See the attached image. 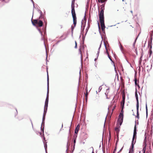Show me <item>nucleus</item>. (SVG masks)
Segmentation results:
<instances>
[{
	"instance_id": "nucleus-1",
	"label": "nucleus",
	"mask_w": 153,
	"mask_h": 153,
	"mask_svg": "<svg viewBox=\"0 0 153 153\" xmlns=\"http://www.w3.org/2000/svg\"><path fill=\"white\" fill-rule=\"evenodd\" d=\"M71 13L72 16L73 18L74 24V27L75 26L76 23V14L75 12L74 8V4H72V8H71Z\"/></svg>"
},
{
	"instance_id": "nucleus-2",
	"label": "nucleus",
	"mask_w": 153,
	"mask_h": 153,
	"mask_svg": "<svg viewBox=\"0 0 153 153\" xmlns=\"http://www.w3.org/2000/svg\"><path fill=\"white\" fill-rule=\"evenodd\" d=\"M32 24L34 26H36V25H37L41 27L43 25V22L42 21L39 20H34L33 21L31 20Z\"/></svg>"
},
{
	"instance_id": "nucleus-3",
	"label": "nucleus",
	"mask_w": 153,
	"mask_h": 153,
	"mask_svg": "<svg viewBox=\"0 0 153 153\" xmlns=\"http://www.w3.org/2000/svg\"><path fill=\"white\" fill-rule=\"evenodd\" d=\"M123 113H120L119 116V119L118 120V121L119 124V125L121 126L123 122Z\"/></svg>"
},
{
	"instance_id": "nucleus-4",
	"label": "nucleus",
	"mask_w": 153,
	"mask_h": 153,
	"mask_svg": "<svg viewBox=\"0 0 153 153\" xmlns=\"http://www.w3.org/2000/svg\"><path fill=\"white\" fill-rule=\"evenodd\" d=\"M100 20H104V11L102 9L99 13Z\"/></svg>"
},
{
	"instance_id": "nucleus-5",
	"label": "nucleus",
	"mask_w": 153,
	"mask_h": 153,
	"mask_svg": "<svg viewBox=\"0 0 153 153\" xmlns=\"http://www.w3.org/2000/svg\"><path fill=\"white\" fill-rule=\"evenodd\" d=\"M101 24V29L103 32L105 31V26L104 25V20L100 21Z\"/></svg>"
},
{
	"instance_id": "nucleus-6",
	"label": "nucleus",
	"mask_w": 153,
	"mask_h": 153,
	"mask_svg": "<svg viewBox=\"0 0 153 153\" xmlns=\"http://www.w3.org/2000/svg\"><path fill=\"white\" fill-rule=\"evenodd\" d=\"M136 134H137V132H136V126H135L134 127V133L133 138H136Z\"/></svg>"
},
{
	"instance_id": "nucleus-7",
	"label": "nucleus",
	"mask_w": 153,
	"mask_h": 153,
	"mask_svg": "<svg viewBox=\"0 0 153 153\" xmlns=\"http://www.w3.org/2000/svg\"><path fill=\"white\" fill-rule=\"evenodd\" d=\"M49 77H47V94L48 95L49 88Z\"/></svg>"
},
{
	"instance_id": "nucleus-8",
	"label": "nucleus",
	"mask_w": 153,
	"mask_h": 153,
	"mask_svg": "<svg viewBox=\"0 0 153 153\" xmlns=\"http://www.w3.org/2000/svg\"><path fill=\"white\" fill-rule=\"evenodd\" d=\"M135 96L137 100L136 108H139V101L137 94H135Z\"/></svg>"
},
{
	"instance_id": "nucleus-9",
	"label": "nucleus",
	"mask_w": 153,
	"mask_h": 153,
	"mask_svg": "<svg viewBox=\"0 0 153 153\" xmlns=\"http://www.w3.org/2000/svg\"><path fill=\"white\" fill-rule=\"evenodd\" d=\"M79 126L78 124V125L76 127V128L75 130V134H77L78 131L79 130Z\"/></svg>"
},
{
	"instance_id": "nucleus-10",
	"label": "nucleus",
	"mask_w": 153,
	"mask_h": 153,
	"mask_svg": "<svg viewBox=\"0 0 153 153\" xmlns=\"http://www.w3.org/2000/svg\"><path fill=\"white\" fill-rule=\"evenodd\" d=\"M134 147H132V146H131L129 149V153H134Z\"/></svg>"
},
{
	"instance_id": "nucleus-11",
	"label": "nucleus",
	"mask_w": 153,
	"mask_h": 153,
	"mask_svg": "<svg viewBox=\"0 0 153 153\" xmlns=\"http://www.w3.org/2000/svg\"><path fill=\"white\" fill-rule=\"evenodd\" d=\"M48 101H45V104L44 108H46V111L47 110V108L48 107Z\"/></svg>"
},
{
	"instance_id": "nucleus-12",
	"label": "nucleus",
	"mask_w": 153,
	"mask_h": 153,
	"mask_svg": "<svg viewBox=\"0 0 153 153\" xmlns=\"http://www.w3.org/2000/svg\"><path fill=\"white\" fill-rule=\"evenodd\" d=\"M109 92V88H108L106 89V92L105 93V94L106 95V98L107 99H108V93Z\"/></svg>"
},
{
	"instance_id": "nucleus-13",
	"label": "nucleus",
	"mask_w": 153,
	"mask_h": 153,
	"mask_svg": "<svg viewBox=\"0 0 153 153\" xmlns=\"http://www.w3.org/2000/svg\"><path fill=\"white\" fill-rule=\"evenodd\" d=\"M134 138H132V141L131 142V146H132V147H134V144L136 142V140L134 141Z\"/></svg>"
},
{
	"instance_id": "nucleus-14",
	"label": "nucleus",
	"mask_w": 153,
	"mask_h": 153,
	"mask_svg": "<svg viewBox=\"0 0 153 153\" xmlns=\"http://www.w3.org/2000/svg\"><path fill=\"white\" fill-rule=\"evenodd\" d=\"M138 109L139 108H137V116L136 117L138 119L139 118Z\"/></svg>"
},
{
	"instance_id": "nucleus-15",
	"label": "nucleus",
	"mask_w": 153,
	"mask_h": 153,
	"mask_svg": "<svg viewBox=\"0 0 153 153\" xmlns=\"http://www.w3.org/2000/svg\"><path fill=\"white\" fill-rule=\"evenodd\" d=\"M44 144V146L45 147V152L46 153H47V143H46L45 142H43Z\"/></svg>"
},
{
	"instance_id": "nucleus-16",
	"label": "nucleus",
	"mask_w": 153,
	"mask_h": 153,
	"mask_svg": "<svg viewBox=\"0 0 153 153\" xmlns=\"http://www.w3.org/2000/svg\"><path fill=\"white\" fill-rule=\"evenodd\" d=\"M85 90H86V92L85 94V96L86 97V99L87 98V97L88 95V89H87V86L86 87Z\"/></svg>"
},
{
	"instance_id": "nucleus-17",
	"label": "nucleus",
	"mask_w": 153,
	"mask_h": 153,
	"mask_svg": "<svg viewBox=\"0 0 153 153\" xmlns=\"http://www.w3.org/2000/svg\"><path fill=\"white\" fill-rule=\"evenodd\" d=\"M45 116L44 115H43V118H42V125L43 124V126H44V120H45Z\"/></svg>"
},
{
	"instance_id": "nucleus-18",
	"label": "nucleus",
	"mask_w": 153,
	"mask_h": 153,
	"mask_svg": "<svg viewBox=\"0 0 153 153\" xmlns=\"http://www.w3.org/2000/svg\"><path fill=\"white\" fill-rule=\"evenodd\" d=\"M152 51L151 50V49H150L149 50V57H150L151 56V55L152 54Z\"/></svg>"
},
{
	"instance_id": "nucleus-19",
	"label": "nucleus",
	"mask_w": 153,
	"mask_h": 153,
	"mask_svg": "<svg viewBox=\"0 0 153 153\" xmlns=\"http://www.w3.org/2000/svg\"><path fill=\"white\" fill-rule=\"evenodd\" d=\"M153 36V30L151 32V39H150V40L151 41V43L152 42V36Z\"/></svg>"
},
{
	"instance_id": "nucleus-20",
	"label": "nucleus",
	"mask_w": 153,
	"mask_h": 153,
	"mask_svg": "<svg viewBox=\"0 0 153 153\" xmlns=\"http://www.w3.org/2000/svg\"><path fill=\"white\" fill-rule=\"evenodd\" d=\"M47 111H46V108H44V114H43V115H44L45 116V115H46V113L47 112Z\"/></svg>"
},
{
	"instance_id": "nucleus-21",
	"label": "nucleus",
	"mask_w": 153,
	"mask_h": 153,
	"mask_svg": "<svg viewBox=\"0 0 153 153\" xmlns=\"http://www.w3.org/2000/svg\"><path fill=\"white\" fill-rule=\"evenodd\" d=\"M124 102H125V100H124L123 99V100L121 102V105H122V103H123V106L124 105Z\"/></svg>"
},
{
	"instance_id": "nucleus-22",
	"label": "nucleus",
	"mask_w": 153,
	"mask_h": 153,
	"mask_svg": "<svg viewBox=\"0 0 153 153\" xmlns=\"http://www.w3.org/2000/svg\"><path fill=\"white\" fill-rule=\"evenodd\" d=\"M75 0H72V1L71 7H72V4H73L72 3H73L74 6V2H75Z\"/></svg>"
},
{
	"instance_id": "nucleus-23",
	"label": "nucleus",
	"mask_w": 153,
	"mask_h": 153,
	"mask_svg": "<svg viewBox=\"0 0 153 153\" xmlns=\"http://www.w3.org/2000/svg\"><path fill=\"white\" fill-rule=\"evenodd\" d=\"M98 2H101V3H103L105 1L104 0H98Z\"/></svg>"
},
{
	"instance_id": "nucleus-24",
	"label": "nucleus",
	"mask_w": 153,
	"mask_h": 153,
	"mask_svg": "<svg viewBox=\"0 0 153 153\" xmlns=\"http://www.w3.org/2000/svg\"><path fill=\"white\" fill-rule=\"evenodd\" d=\"M101 47V44L100 45V47L99 48V49H98V51H97V54H98V55L99 53V52H100V48Z\"/></svg>"
},
{
	"instance_id": "nucleus-25",
	"label": "nucleus",
	"mask_w": 153,
	"mask_h": 153,
	"mask_svg": "<svg viewBox=\"0 0 153 153\" xmlns=\"http://www.w3.org/2000/svg\"><path fill=\"white\" fill-rule=\"evenodd\" d=\"M102 89V86H100L99 87V91H98L99 92H100L101 90V89Z\"/></svg>"
},
{
	"instance_id": "nucleus-26",
	"label": "nucleus",
	"mask_w": 153,
	"mask_h": 153,
	"mask_svg": "<svg viewBox=\"0 0 153 153\" xmlns=\"http://www.w3.org/2000/svg\"><path fill=\"white\" fill-rule=\"evenodd\" d=\"M45 101H47L48 102V94H47V97Z\"/></svg>"
},
{
	"instance_id": "nucleus-27",
	"label": "nucleus",
	"mask_w": 153,
	"mask_h": 153,
	"mask_svg": "<svg viewBox=\"0 0 153 153\" xmlns=\"http://www.w3.org/2000/svg\"><path fill=\"white\" fill-rule=\"evenodd\" d=\"M146 116H147V105H146Z\"/></svg>"
},
{
	"instance_id": "nucleus-28",
	"label": "nucleus",
	"mask_w": 153,
	"mask_h": 153,
	"mask_svg": "<svg viewBox=\"0 0 153 153\" xmlns=\"http://www.w3.org/2000/svg\"><path fill=\"white\" fill-rule=\"evenodd\" d=\"M145 150H146V148L145 147H144L143 148V153H145Z\"/></svg>"
},
{
	"instance_id": "nucleus-29",
	"label": "nucleus",
	"mask_w": 153,
	"mask_h": 153,
	"mask_svg": "<svg viewBox=\"0 0 153 153\" xmlns=\"http://www.w3.org/2000/svg\"><path fill=\"white\" fill-rule=\"evenodd\" d=\"M134 81H135V83L136 85H137V79L135 77L134 79Z\"/></svg>"
},
{
	"instance_id": "nucleus-30",
	"label": "nucleus",
	"mask_w": 153,
	"mask_h": 153,
	"mask_svg": "<svg viewBox=\"0 0 153 153\" xmlns=\"http://www.w3.org/2000/svg\"><path fill=\"white\" fill-rule=\"evenodd\" d=\"M74 138H76V137H77V135L76 134H74Z\"/></svg>"
},
{
	"instance_id": "nucleus-31",
	"label": "nucleus",
	"mask_w": 153,
	"mask_h": 153,
	"mask_svg": "<svg viewBox=\"0 0 153 153\" xmlns=\"http://www.w3.org/2000/svg\"><path fill=\"white\" fill-rule=\"evenodd\" d=\"M76 138H74V143H76Z\"/></svg>"
},
{
	"instance_id": "nucleus-32",
	"label": "nucleus",
	"mask_w": 153,
	"mask_h": 153,
	"mask_svg": "<svg viewBox=\"0 0 153 153\" xmlns=\"http://www.w3.org/2000/svg\"><path fill=\"white\" fill-rule=\"evenodd\" d=\"M75 48H76L77 47V44L76 41H75Z\"/></svg>"
},
{
	"instance_id": "nucleus-33",
	"label": "nucleus",
	"mask_w": 153,
	"mask_h": 153,
	"mask_svg": "<svg viewBox=\"0 0 153 153\" xmlns=\"http://www.w3.org/2000/svg\"><path fill=\"white\" fill-rule=\"evenodd\" d=\"M108 58H109L110 60H111V61H112L111 59L110 58V57L108 54Z\"/></svg>"
},
{
	"instance_id": "nucleus-34",
	"label": "nucleus",
	"mask_w": 153,
	"mask_h": 153,
	"mask_svg": "<svg viewBox=\"0 0 153 153\" xmlns=\"http://www.w3.org/2000/svg\"><path fill=\"white\" fill-rule=\"evenodd\" d=\"M120 113H123V109L121 111V112Z\"/></svg>"
},
{
	"instance_id": "nucleus-35",
	"label": "nucleus",
	"mask_w": 153,
	"mask_h": 153,
	"mask_svg": "<svg viewBox=\"0 0 153 153\" xmlns=\"http://www.w3.org/2000/svg\"><path fill=\"white\" fill-rule=\"evenodd\" d=\"M42 131L43 133L44 132V127H43V129L42 130Z\"/></svg>"
},
{
	"instance_id": "nucleus-36",
	"label": "nucleus",
	"mask_w": 153,
	"mask_h": 153,
	"mask_svg": "<svg viewBox=\"0 0 153 153\" xmlns=\"http://www.w3.org/2000/svg\"><path fill=\"white\" fill-rule=\"evenodd\" d=\"M98 25L99 28V29H100V27L99 24V23H98Z\"/></svg>"
},
{
	"instance_id": "nucleus-37",
	"label": "nucleus",
	"mask_w": 153,
	"mask_h": 153,
	"mask_svg": "<svg viewBox=\"0 0 153 153\" xmlns=\"http://www.w3.org/2000/svg\"><path fill=\"white\" fill-rule=\"evenodd\" d=\"M118 129V128H115V130L116 131Z\"/></svg>"
},
{
	"instance_id": "nucleus-38",
	"label": "nucleus",
	"mask_w": 153,
	"mask_h": 153,
	"mask_svg": "<svg viewBox=\"0 0 153 153\" xmlns=\"http://www.w3.org/2000/svg\"><path fill=\"white\" fill-rule=\"evenodd\" d=\"M146 137H145V139L144 140V142H145V141L146 140Z\"/></svg>"
},
{
	"instance_id": "nucleus-39",
	"label": "nucleus",
	"mask_w": 153,
	"mask_h": 153,
	"mask_svg": "<svg viewBox=\"0 0 153 153\" xmlns=\"http://www.w3.org/2000/svg\"><path fill=\"white\" fill-rule=\"evenodd\" d=\"M39 30V31L40 33L41 34H42V32H41V31Z\"/></svg>"
},
{
	"instance_id": "nucleus-40",
	"label": "nucleus",
	"mask_w": 153,
	"mask_h": 153,
	"mask_svg": "<svg viewBox=\"0 0 153 153\" xmlns=\"http://www.w3.org/2000/svg\"><path fill=\"white\" fill-rule=\"evenodd\" d=\"M114 69H115V71H116V68H115V67L114 65Z\"/></svg>"
},
{
	"instance_id": "nucleus-41",
	"label": "nucleus",
	"mask_w": 153,
	"mask_h": 153,
	"mask_svg": "<svg viewBox=\"0 0 153 153\" xmlns=\"http://www.w3.org/2000/svg\"><path fill=\"white\" fill-rule=\"evenodd\" d=\"M122 148H122L120 150V151H119L120 152V151H121V150L122 149Z\"/></svg>"
},
{
	"instance_id": "nucleus-42",
	"label": "nucleus",
	"mask_w": 153,
	"mask_h": 153,
	"mask_svg": "<svg viewBox=\"0 0 153 153\" xmlns=\"http://www.w3.org/2000/svg\"><path fill=\"white\" fill-rule=\"evenodd\" d=\"M71 27H72V30H73V29H74V27L73 28V27H72V26H71Z\"/></svg>"
},
{
	"instance_id": "nucleus-43",
	"label": "nucleus",
	"mask_w": 153,
	"mask_h": 153,
	"mask_svg": "<svg viewBox=\"0 0 153 153\" xmlns=\"http://www.w3.org/2000/svg\"><path fill=\"white\" fill-rule=\"evenodd\" d=\"M123 99L125 100V98L123 97Z\"/></svg>"
},
{
	"instance_id": "nucleus-44",
	"label": "nucleus",
	"mask_w": 153,
	"mask_h": 153,
	"mask_svg": "<svg viewBox=\"0 0 153 153\" xmlns=\"http://www.w3.org/2000/svg\"><path fill=\"white\" fill-rule=\"evenodd\" d=\"M31 1H32V2H33V0H31Z\"/></svg>"
},
{
	"instance_id": "nucleus-45",
	"label": "nucleus",
	"mask_w": 153,
	"mask_h": 153,
	"mask_svg": "<svg viewBox=\"0 0 153 153\" xmlns=\"http://www.w3.org/2000/svg\"><path fill=\"white\" fill-rule=\"evenodd\" d=\"M115 151H116V149H114V152H115Z\"/></svg>"
},
{
	"instance_id": "nucleus-46",
	"label": "nucleus",
	"mask_w": 153,
	"mask_h": 153,
	"mask_svg": "<svg viewBox=\"0 0 153 153\" xmlns=\"http://www.w3.org/2000/svg\"><path fill=\"white\" fill-rule=\"evenodd\" d=\"M91 153H94V152L93 151V152H92Z\"/></svg>"
},
{
	"instance_id": "nucleus-47",
	"label": "nucleus",
	"mask_w": 153,
	"mask_h": 153,
	"mask_svg": "<svg viewBox=\"0 0 153 153\" xmlns=\"http://www.w3.org/2000/svg\"><path fill=\"white\" fill-rule=\"evenodd\" d=\"M131 13H132V11H131Z\"/></svg>"
},
{
	"instance_id": "nucleus-48",
	"label": "nucleus",
	"mask_w": 153,
	"mask_h": 153,
	"mask_svg": "<svg viewBox=\"0 0 153 153\" xmlns=\"http://www.w3.org/2000/svg\"><path fill=\"white\" fill-rule=\"evenodd\" d=\"M44 139L45 140V138L44 137Z\"/></svg>"
},
{
	"instance_id": "nucleus-49",
	"label": "nucleus",
	"mask_w": 153,
	"mask_h": 153,
	"mask_svg": "<svg viewBox=\"0 0 153 153\" xmlns=\"http://www.w3.org/2000/svg\"><path fill=\"white\" fill-rule=\"evenodd\" d=\"M122 77H120V78H121V79H122Z\"/></svg>"
},
{
	"instance_id": "nucleus-50",
	"label": "nucleus",
	"mask_w": 153,
	"mask_h": 153,
	"mask_svg": "<svg viewBox=\"0 0 153 153\" xmlns=\"http://www.w3.org/2000/svg\"><path fill=\"white\" fill-rule=\"evenodd\" d=\"M41 129H42V126H41Z\"/></svg>"
},
{
	"instance_id": "nucleus-51",
	"label": "nucleus",
	"mask_w": 153,
	"mask_h": 153,
	"mask_svg": "<svg viewBox=\"0 0 153 153\" xmlns=\"http://www.w3.org/2000/svg\"><path fill=\"white\" fill-rule=\"evenodd\" d=\"M122 46L121 45V48H122Z\"/></svg>"
},
{
	"instance_id": "nucleus-52",
	"label": "nucleus",
	"mask_w": 153,
	"mask_h": 153,
	"mask_svg": "<svg viewBox=\"0 0 153 153\" xmlns=\"http://www.w3.org/2000/svg\"><path fill=\"white\" fill-rule=\"evenodd\" d=\"M117 77V79H118V78H119V77Z\"/></svg>"
},
{
	"instance_id": "nucleus-53",
	"label": "nucleus",
	"mask_w": 153,
	"mask_h": 153,
	"mask_svg": "<svg viewBox=\"0 0 153 153\" xmlns=\"http://www.w3.org/2000/svg\"><path fill=\"white\" fill-rule=\"evenodd\" d=\"M96 60V59H95V61Z\"/></svg>"
},
{
	"instance_id": "nucleus-54",
	"label": "nucleus",
	"mask_w": 153,
	"mask_h": 153,
	"mask_svg": "<svg viewBox=\"0 0 153 153\" xmlns=\"http://www.w3.org/2000/svg\"><path fill=\"white\" fill-rule=\"evenodd\" d=\"M63 127V125H62V127Z\"/></svg>"
},
{
	"instance_id": "nucleus-55",
	"label": "nucleus",
	"mask_w": 153,
	"mask_h": 153,
	"mask_svg": "<svg viewBox=\"0 0 153 153\" xmlns=\"http://www.w3.org/2000/svg\"><path fill=\"white\" fill-rule=\"evenodd\" d=\"M96 92H97V91H96Z\"/></svg>"
},
{
	"instance_id": "nucleus-56",
	"label": "nucleus",
	"mask_w": 153,
	"mask_h": 153,
	"mask_svg": "<svg viewBox=\"0 0 153 153\" xmlns=\"http://www.w3.org/2000/svg\"><path fill=\"white\" fill-rule=\"evenodd\" d=\"M122 1H124V0H122Z\"/></svg>"
}]
</instances>
